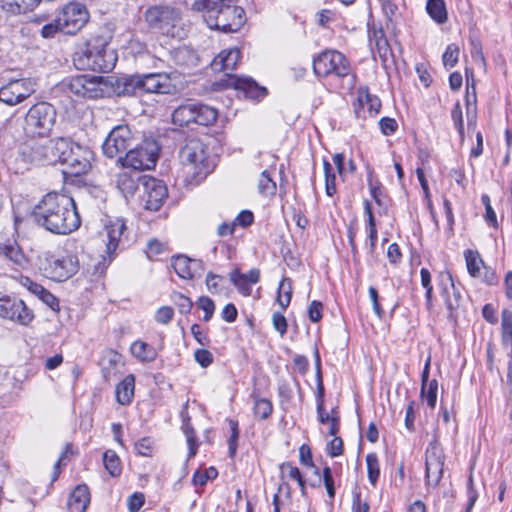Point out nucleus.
Listing matches in <instances>:
<instances>
[{"instance_id": "nucleus-1", "label": "nucleus", "mask_w": 512, "mask_h": 512, "mask_svg": "<svg viewBox=\"0 0 512 512\" xmlns=\"http://www.w3.org/2000/svg\"><path fill=\"white\" fill-rule=\"evenodd\" d=\"M35 223L56 235H68L81 225L74 199L66 194L50 192L34 206Z\"/></svg>"}, {"instance_id": "nucleus-2", "label": "nucleus", "mask_w": 512, "mask_h": 512, "mask_svg": "<svg viewBox=\"0 0 512 512\" xmlns=\"http://www.w3.org/2000/svg\"><path fill=\"white\" fill-rule=\"evenodd\" d=\"M237 0H201L193 4V9L206 11V21L225 33H234L240 30L246 21L245 11L235 5Z\"/></svg>"}, {"instance_id": "nucleus-3", "label": "nucleus", "mask_w": 512, "mask_h": 512, "mask_svg": "<svg viewBox=\"0 0 512 512\" xmlns=\"http://www.w3.org/2000/svg\"><path fill=\"white\" fill-rule=\"evenodd\" d=\"M109 41L103 35H93L84 47L73 56V63L78 70L97 72L111 71L117 62L116 53L108 48Z\"/></svg>"}, {"instance_id": "nucleus-4", "label": "nucleus", "mask_w": 512, "mask_h": 512, "mask_svg": "<svg viewBox=\"0 0 512 512\" xmlns=\"http://www.w3.org/2000/svg\"><path fill=\"white\" fill-rule=\"evenodd\" d=\"M89 13L85 5L79 2H70L62 7L56 17L45 24L40 34L45 39L54 38L59 32L75 35L88 22Z\"/></svg>"}, {"instance_id": "nucleus-5", "label": "nucleus", "mask_w": 512, "mask_h": 512, "mask_svg": "<svg viewBox=\"0 0 512 512\" xmlns=\"http://www.w3.org/2000/svg\"><path fill=\"white\" fill-rule=\"evenodd\" d=\"M182 171L190 183H199L212 172L206 145L199 139H190L180 151Z\"/></svg>"}, {"instance_id": "nucleus-6", "label": "nucleus", "mask_w": 512, "mask_h": 512, "mask_svg": "<svg viewBox=\"0 0 512 512\" xmlns=\"http://www.w3.org/2000/svg\"><path fill=\"white\" fill-rule=\"evenodd\" d=\"M144 19L149 28L162 35L177 39L186 35L182 14L178 8L168 5L151 6L145 11Z\"/></svg>"}, {"instance_id": "nucleus-7", "label": "nucleus", "mask_w": 512, "mask_h": 512, "mask_svg": "<svg viewBox=\"0 0 512 512\" xmlns=\"http://www.w3.org/2000/svg\"><path fill=\"white\" fill-rule=\"evenodd\" d=\"M138 88L148 93L158 94H172L175 90L170 77L162 73L128 76L117 80L119 95H132Z\"/></svg>"}, {"instance_id": "nucleus-8", "label": "nucleus", "mask_w": 512, "mask_h": 512, "mask_svg": "<svg viewBox=\"0 0 512 512\" xmlns=\"http://www.w3.org/2000/svg\"><path fill=\"white\" fill-rule=\"evenodd\" d=\"M57 112L47 102L34 104L24 118V131L28 136L44 138L49 136L56 123Z\"/></svg>"}, {"instance_id": "nucleus-9", "label": "nucleus", "mask_w": 512, "mask_h": 512, "mask_svg": "<svg viewBox=\"0 0 512 512\" xmlns=\"http://www.w3.org/2000/svg\"><path fill=\"white\" fill-rule=\"evenodd\" d=\"M39 269L43 275L51 280L62 282L79 270V260L74 254L61 256L46 253L39 257Z\"/></svg>"}, {"instance_id": "nucleus-10", "label": "nucleus", "mask_w": 512, "mask_h": 512, "mask_svg": "<svg viewBox=\"0 0 512 512\" xmlns=\"http://www.w3.org/2000/svg\"><path fill=\"white\" fill-rule=\"evenodd\" d=\"M159 150V145L154 139H145L140 144L131 147L124 157L118 158L117 162L122 167L139 171L149 170L156 165Z\"/></svg>"}, {"instance_id": "nucleus-11", "label": "nucleus", "mask_w": 512, "mask_h": 512, "mask_svg": "<svg viewBox=\"0 0 512 512\" xmlns=\"http://www.w3.org/2000/svg\"><path fill=\"white\" fill-rule=\"evenodd\" d=\"M313 71L317 77L344 78L351 72L347 58L337 50H325L313 59Z\"/></svg>"}, {"instance_id": "nucleus-12", "label": "nucleus", "mask_w": 512, "mask_h": 512, "mask_svg": "<svg viewBox=\"0 0 512 512\" xmlns=\"http://www.w3.org/2000/svg\"><path fill=\"white\" fill-rule=\"evenodd\" d=\"M65 91L78 98L97 99L104 96L103 78L98 76L77 75L62 82Z\"/></svg>"}, {"instance_id": "nucleus-13", "label": "nucleus", "mask_w": 512, "mask_h": 512, "mask_svg": "<svg viewBox=\"0 0 512 512\" xmlns=\"http://www.w3.org/2000/svg\"><path fill=\"white\" fill-rule=\"evenodd\" d=\"M134 137L128 125L122 124L114 127L107 135L102 150L106 157H123L122 154L131 149Z\"/></svg>"}, {"instance_id": "nucleus-14", "label": "nucleus", "mask_w": 512, "mask_h": 512, "mask_svg": "<svg viewBox=\"0 0 512 512\" xmlns=\"http://www.w3.org/2000/svg\"><path fill=\"white\" fill-rule=\"evenodd\" d=\"M0 317L27 326L33 321L34 313L23 300L14 296L1 295Z\"/></svg>"}, {"instance_id": "nucleus-15", "label": "nucleus", "mask_w": 512, "mask_h": 512, "mask_svg": "<svg viewBox=\"0 0 512 512\" xmlns=\"http://www.w3.org/2000/svg\"><path fill=\"white\" fill-rule=\"evenodd\" d=\"M35 85L29 78L11 80L0 88V102L17 105L35 92Z\"/></svg>"}, {"instance_id": "nucleus-16", "label": "nucleus", "mask_w": 512, "mask_h": 512, "mask_svg": "<svg viewBox=\"0 0 512 512\" xmlns=\"http://www.w3.org/2000/svg\"><path fill=\"white\" fill-rule=\"evenodd\" d=\"M168 197L163 181L153 177H143V207L149 211H158Z\"/></svg>"}, {"instance_id": "nucleus-17", "label": "nucleus", "mask_w": 512, "mask_h": 512, "mask_svg": "<svg viewBox=\"0 0 512 512\" xmlns=\"http://www.w3.org/2000/svg\"><path fill=\"white\" fill-rule=\"evenodd\" d=\"M91 158L92 152L90 150L75 143L63 162L67 166L65 173L73 176L85 174L91 167Z\"/></svg>"}, {"instance_id": "nucleus-18", "label": "nucleus", "mask_w": 512, "mask_h": 512, "mask_svg": "<svg viewBox=\"0 0 512 512\" xmlns=\"http://www.w3.org/2000/svg\"><path fill=\"white\" fill-rule=\"evenodd\" d=\"M441 295L444 297L446 307L449 311L448 317L454 318V312L460 307L462 299L461 291L456 287L449 272H442L438 278Z\"/></svg>"}, {"instance_id": "nucleus-19", "label": "nucleus", "mask_w": 512, "mask_h": 512, "mask_svg": "<svg viewBox=\"0 0 512 512\" xmlns=\"http://www.w3.org/2000/svg\"><path fill=\"white\" fill-rule=\"evenodd\" d=\"M126 230V224L123 219H115L105 225L102 233L103 241L106 243V254L109 257V263L112 261V256L116 251L121 237Z\"/></svg>"}, {"instance_id": "nucleus-20", "label": "nucleus", "mask_w": 512, "mask_h": 512, "mask_svg": "<svg viewBox=\"0 0 512 512\" xmlns=\"http://www.w3.org/2000/svg\"><path fill=\"white\" fill-rule=\"evenodd\" d=\"M19 154L27 163L46 165V140L31 139L24 142Z\"/></svg>"}, {"instance_id": "nucleus-21", "label": "nucleus", "mask_w": 512, "mask_h": 512, "mask_svg": "<svg viewBox=\"0 0 512 512\" xmlns=\"http://www.w3.org/2000/svg\"><path fill=\"white\" fill-rule=\"evenodd\" d=\"M280 478H281V484L279 485V493H284L286 495H289L290 493V487L288 484V481L292 480L295 481L300 488L302 494H305L306 490V482L303 478L300 470L298 467L292 465L290 462H285L280 465Z\"/></svg>"}, {"instance_id": "nucleus-22", "label": "nucleus", "mask_w": 512, "mask_h": 512, "mask_svg": "<svg viewBox=\"0 0 512 512\" xmlns=\"http://www.w3.org/2000/svg\"><path fill=\"white\" fill-rule=\"evenodd\" d=\"M227 86L243 91L245 96L251 99H261L267 93L266 88L259 86L251 78L233 76L227 79Z\"/></svg>"}, {"instance_id": "nucleus-23", "label": "nucleus", "mask_w": 512, "mask_h": 512, "mask_svg": "<svg viewBox=\"0 0 512 512\" xmlns=\"http://www.w3.org/2000/svg\"><path fill=\"white\" fill-rule=\"evenodd\" d=\"M171 266L180 278L192 279L197 271L202 269V261L191 259L185 255H177L172 257Z\"/></svg>"}, {"instance_id": "nucleus-24", "label": "nucleus", "mask_w": 512, "mask_h": 512, "mask_svg": "<svg viewBox=\"0 0 512 512\" xmlns=\"http://www.w3.org/2000/svg\"><path fill=\"white\" fill-rule=\"evenodd\" d=\"M240 59V51L238 48L224 50L216 56L212 62L214 70L223 71L229 78V72L233 71Z\"/></svg>"}, {"instance_id": "nucleus-25", "label": "nucleus", "mask_w": 512, "mask_h": 512, "mask_svg": "<svg viewBox=\"0 0 512 512\" xmlns=\"http://www.w3.org/2000/svg\"><path fill=\"white\" fill-rule=\"evenodd\" d=\"M358 106L355 107L357 117H362L361 111L364 109H367L370 116H375L381 109V101L377 96L370 94L367 87H364L358 91Z\"/></svg>"}, {"instance_id": "nucleus-26", "label": "nucleus", "mask_w": 512, "mask_h": 512, "mask_svg": "<svg viewBox=\"0 0 512 512\" xmlns=\"http://www.w3.org/2000/svg\"><path fill=\"white\" fill-rule=\"evenodd\" d=\"M0 256H4L19 267H24L27 264V258L15 240L0 239Z\"/></svg>"}, {"instance_id": "nucleus-27", "label": "nucleus", "mask_w": 512, "mask_h": 512, "mask_svg": "<svg viewBox=\"0 0 512 512\" xmlns=\"http://www.w3.org/2000/svg\"><path fill=\"white\" fill-rule=\"evenodd\" d=\"M90 503V492L86 485H78L70 494L68 507L72 512H85Z\"/></svg>"}, {"instance_id": "nucleus-28", "label": "nucleus", "mask_w": 512, "mask_h": 512, "mask_svg": "<svg viewBox=\"0 0 512 512\" xmlns=\"http://www.w3.org/2000/svg\"><path fill=\"white\" fill-rule=\"evenodd\" d=\"M135 377L133 374L127 375L116 386V400L121 405H128L131 403L134 396Z\"/></svg>"}, {"instance_id": "nucleus-29", "label": "nucleus", "mask_w": 512, "mask_h": 512, "mask_svg": "<svg viewBox=\"0 0 512 512\" xmlns=\"http://www.w3.org/2000/svg\"><path fill=\"white\" fill-rule=\"evenodd\" d=\"M132 355L141 362H153L157 358L156 349L141 340H136L130 347Z\"/></svg>"}, {"instance_id": "nucleus-30", "label": "nucleus", "mask_w": 512, "mask_h": 512, "mask_svg": "<svg viewBox=\"0 0 512 512\" xmlns=\"http://www.w3.org/2000/svg\"><path fill=\"white\" fill-rule=\"evenodd\" d=\"M196 103H187L176 108L172 113V121L175 125L187 126L194 123Z\"/></svg>"}, {"instance_id": "nucleus-31", "label": "nucleus", "mask_w": 512, "mask_h": 512, "mask_svg": "<svg viewBox=\"0 0 512 512\" xmlns=\"http://www.w3.org/2000/svg\"><path fill=\"white\" fill-rule=\"evenodd\" d=\"M173 58L177 65L183 67H194L198 64L196 52L187 46H181L174 50Z\"/></svg>"}, {"instance_id": "nucleus-32", "label": "nucleus", "mask_w": 512, "mask_h": 512, "mask_svg": "<svg viewBox=\"0 0 512 512\" xmlns=\"http://www.w3.org/2000/svg\"><path fill=\"white\" fill-rule=\"evenodd\" d=\"M41 0H1V6L12 14H22L34 9Z\"/></svg>"}, {"instance_id": "nucleus-33", "label": "nucleus", "mask_w": 512, "mask_h": 512, "mask_svg": "<svg viewBox=\"0 0 512 512\" xmlns=\"http://www.w3.org/2000/svg\"><path fill=\"white\" fill-rule=\"evenodd\" d=\"M369 40L371 44H375L379 56L385 60L391 49L383 29L373 28V30H369Z\"/></svg>"}, {"instance_id": "nucleus-34", "label": "nucleus", "mask_w": 512, "mask_h": 512, "mask_svg": "<svg viewBox=\"0 0 512 512\" xmlns=\"http://www.w3.org/2000/svg\"><path fill=\"white\" fill-rule=\"evenodd\" d=\"M217 116L218 112L216 109L204 104L196 103L194 123L208 126L217 120Z\"/></svg>"}, {"instance_id": "nucleus-35", "label": "nucleus", "mask_w": 512, "mask_h": 512, "mask_svg": "<svg viewBox=\"0 0 512 512\" xmlns=\"http://www.w3.org/2000/svg\"><path fill=\"white\" fill-rule=\"evenodd\" d=\"M426 11L437 24H444L448 19L444 0H427Z\"/></svg>"}, {"instance_id": "nucleus-36", "label": "nucleus", "mask_w": 512, "mask_h": 512, "mask_svg": "<svg viewBox=\"0 0 512 512\" xmlns=\"http://www.w3.org/2000/svg\"><path fill=\"white\" fill-rule=\"evenodd\" d=\"M501 341L506 349L512 348V311L509 309L501 312Z\"/></svg>"}, {"instance_id": "nucleus-37", "label": "nucleus", "mask_w": 512, "mask_h": 512, "mask_svg": "<svg viewBox=\"0 0 512 512\" xmlns=\"http://www.w3.org/2000/svg\"><path fill=\"white\" fill-rule=\"evenodd\" d=\"M116 185L125 197L132 196L138 188L137 180L127 172L118 174Z\"/></svg>"}, {"instance_id": "nucleus-38", "label": "nucleus", "mask_w": 512, "mask_h": 512, "mask_svg": "<svg viewBox=\"0 0 512 512\" xmlns=\"http://www.w3.org/2000/svg\"><path fill=\"white\" fill-rule=\"evenodd\" d=\"M465 260L467 265V270L472 277H480L481 276V267H484V262L481 259L479 253L473 250H467L465 252Z\"/></svg>"}, {"instance_id": "nucleus-39", "label": "nucleus", "mask_w": 512, "mask_h": 512, "mask_svg": "<svg viewBox=\"0 0 512 512\" xmlns=\"http://www.w3.org/2000/svg\"><path fill=\"white\" fill-rule=\"evenodd\" d=\"M103 463L105 469L109 472V474L113 477L119 476L122 472L121 462L113 450H107L103 454Z\"/></svg>"}, {"instance_id": "nucleus-40", "label": "nucleus", "mask_w": 512, "mask_h": 512, "mask_svg": "<svg viewBox=\"0 0 512 512\" xmlns=\"http://www.w3.org/2000/svg\"><path fill=\"white\" fill-rule=\"evenodd\" d=\"M75 143L69 139L64 137L54 138V149L56 151V163H61L65 161L67 155L70 152V149L74 147Z\"/></svg>"}, {"instance_id": "nucleus-41", "label": "nucleus", "mask_w": 512, "mask_h": 512, "mask_svg": "<svg viewBox=\"0 0 512 512\" xmlns=\"http://www.w3.org/2000/svg\"><path fill=\"white\" fill-rule=\"evenodd\" d=\"M445 455L442 447L436 439L431 441L426 449L425 464H444Z\"/></svg>"}, {"instance_id": "nucleus-42", "label": "nucleus", "mask_w": 512, "mask_h": 512, "mask_svg": "<svg viewBox=\"0 0 512 512\" xmlns=\"http://www.w3.org/2000/svg\"><path fill=\"white\" fill-rule=\"evenodd\" d=\"M437 391H438V381L436 379H432L429 383H427L426 388L421 386L420 396L423 401H426L429 408L434 409L437 403Z\"/></svg>"}, {"instance_id": "nucleus-43", "label": "nucleus", "mask_w": 512, "mask_h": 512, "mask_svg": "<svg viewBox=\"0 0 512 512\" xmlns=\"http://www.w3.org/2000/svg\"><path fill=\"white\" fill-rule=\"evenodd\" d=\"M323 169L325 175V192L328 196L332 197L336 194V173L331 163L324 159L323 160Z\"/></svg>"}, {"instance_id": "nucleus-44", "label": "nucleus", "mask_w": 512, "mask_h": 512, "mask_svg": "<svg viewBox=\"0 0 512 512\" xmlns=\"http://www.w3.org/2000/svg\"><path fill=\"white\" fill-rule=\"evenodd\" d=\"M255 417L265 420L270 417L273 412V405L270 400L266 398L254 397L253 407Z\"/></svg>"}, {"instance_id": "nucleus-45", "label": "nucleus", "mask_w": 512, "mask_h": 512, "mask_svg": "<svg viewBox=\"0 0 512 512\" xmlns=\"http://www.w3.org/2000/svg\"><path fill=\"white\" fill-rule=\"evenodd\" d=\"M292 287L291 281L288 278L282 279L278 287L277 302L283 310H285L291 301Z\"/></svg>"}, {"instance_id": "nucleus-46", "label": "nucleus", "mask_w": 512, "mask_h": 512, "mask_svg": "<svg viewBox=\"0 0 512 512\" xmlns=\"http://www.w3.org/2000/svg\"><path fill=\"white\" fill-rule=\"evenodd\" d=\"M425 466L427 485L436 487L442 478L444 464H425Z\"/></svg>"}, {"instance_id": "nucleus-47", "label": "nucleus", "mask_w": 512, "mask_h": 512, "mask_svg": "<svg viewBox=\"0 0 512 512\" xmlns=\"http://www.w3.org/2000/svg\"><path fill=\"white\" fill-rule=\"evenodd\" d=\"M368 479L372 485H375L380 476V467L378 456L375 453L366 455Z\"/></svg>"}, {"instance_id": "nucleus-48", "label": "nucleus", "mask_w": 512, "mask_h": 512, "mask_svg": "<svg viewBox=\"0 0 512 512\" xmlns=\"http://www.w3.org/2000/svg\"><path fill=\"white\" fill-rule=\"evenodd\" d=\"M230 281L237 287L242 295L249 296L251 294V285L239 269H235L230 273Z\"/></svg>"}, {"instance_id": "nucleus-49", "label": "nucleus", "mask_w": 512, "mask_h": 512, "mask_svg": "<svg viewBox=\"0 0 512 512\" xmlns=\"http://www.w3.org/2000/svg\"><path fill=\"white\" fill-rule=\"evenodd\" d=\"M459 53V47L455 43L449 44L446 47V50L442 55L443 65L446 69H451L457 64Z\"/></svg>"}, {"instance_id": "nucleus-50", "label": "nucleus", "mask_w": 512, "mask_h": 512, "mask_svg": "<svg viewBox=\"0 0 512 512\" xmlns=\"http://www.w3.org/2000/svg\"><path fill=\"white\" fill-rule=\"evenodd\" d=\"M167 252L168 246L166 243L160 242L157 239H152L147 243L146 254L151 260H157L158 256Z\"/></svg>"}, {"instance_id": "nucleus-51", "label": "nucleus", "mask_w": 512, "mask_h": 512, "mask_svg": "<svg viewBox=\"0 0 512 512\" xmlns=\"http://www.w3.org/2000/svg\"><path fill=\"white\" fill-rule=\"evenodd\" d=\"M258 189L262 195H274L276 192V183L271 179L267 171H263L258 181Z\"/></svg>"}, {"instance_id": "nucleus-52", "label": "nucleus", "mask_w": 512, "mask_h": 512, "mask_svg": "<svg viewBox=\"0 0 512 512\" xmlns=\"http://www.w3.org/2000/svg\"><path fill=\"white\" fill-rule=\"evenodd\" d=\"M420 277H421V284L423 288L425 289V298H426V305L428 310L432 307V292H433V286L431 283V274L427 268H422L420 270Z\"/></svg>"}, {"instance_id": "nucleus-53", "label": "nucleus", "mask_w": 512, "mask_h": 512, "mask_svg": "<svg viewBox=\"0 0 512 512\" xmlns=\"http://www.w3.org/2000/svg\"><path fill=\"white\" fill-rule=\"evenodd\" d=\"M334 414H339L337 408H333L331 413H326L324 409V401H323V388H320L318 401H317V415L319 422L322 424H328L331 421V418L334 417Z\"/></svg>"}, {"instance_id": "nucleus-54", "label": "nucleus", "mask_w": 512, "mask_h": 512, "mask_svg": "<svg viewBox=\"0 0 512 512\" xmlns=\"http://www.w3.org/2000/svg\"><path fill=\"white\" fill-rule=\"evenodd\" d=\"M229 426L231 429V435L228 440V446H229V456L233 458L237 451L238 446V439H239V428H238V421L229 419Z\"/></svg>"}, {"instance_id": "nucleus-55", "label": "nucleus", "mask_w": 512, "mask_h": 512, "mask_svg": "<svg viewBox=\"0 0 512 512\" xmlns=\"http://www.w3.org/2000/svg\"><path fill=\"white\" fill-rule=\"evenodd\" d=\"M182 429L187 438V443L189 446V457H193L196 454V448H197L195 430L193 429L190 422H185V421H184V423H182Z\"/></svg>"}, {"instance_id": "nucleus-56", "label": "nucleus", "mask_w": 512, "mask_h": 512, "mask_svg": "<svg viewBox=\"0 0 512 512\" xmlns=\"http://www.w3.org/2000/svg\"><path fill=\"white\" fill-rule=\"evenodd\" d=\"M218 475L217 470L214 467H210L205 471H196L193 475V483L198 486H204L209 479H214Z\"/></svg>"}, {"instance_id": "nucleus-57", "label": "nucleus", "mask_w": 512, "mask_h": 512, "mask_svg": "<svg viewBox=\"0 0 512 512\" xmlns=\"http://www.w3.org/2000/svg\"><path fill=\"white\" fill-rule=\"evenodd\" d=\"M451 118L454 123L455 128L457 129L461 140L464 139V123H463V115L460 103L457 102L451 111Z\"/></svg>"}, {"instance_id": "nucleus-58", "label": "nucleus", "mask_w": 512, "mask_h": 512, "mask_svg": "<svg viewBox=\"0 0 512 512\" xmlns=\"http://www.w3.org/2000/svg\"><path fill=\"white\" fill-rule=\"evenodd\" d=\"M222 281H224L222 276L209 272L205 281L208 291L212 294L220 293L223 290Z\"/></svg>"}, {"instance_id": "nucleus-59", "label": "nucleus", "mask_w": 512, "mask_h": 512, "mask_svg": "<svg viewBox=\"0 0 512 512\" xmlns=\"http://www.w3.org/2000/svg\"><path fill=\"white\" fill-rule=\"evenodd\" d=\"M197 306L205 312L203 320L206 322L209 321L215 311L213 300L207 296H201L197 301Z\"/></svg>"}, {"instance_id": "nucleus-60", "label": "nucleus", "mask_w": 512, "mask_h": 512, "mask_svg": "<svg viewBox=\"0 0 512 512\" xmlns=\"http://www.w3.org/2000/svg\"><path fill=\"white\" fill-rule=\"evenodd\" d=\"M195 361L203 368L210 366L213 363V354L206 349H197L194 352Z\"/></svg>"}, {"instance_id": "nucleus-61", "label": "nucleus", "mask_w": 512, "mask_h": 512, "mask_svg": "<svg viewBox=\"0 0 512 512\" xmlns=\"http://www.w3.org/2000/svg\"><path fill=\"white\" fill-rule=\"evenodd\" d=\"M145 503V496L141 492H135L127 499V506L130 512H138Z\"/></svg>"}, {"instance_id": "nucleus-62", "label": "nucleus", "mask_w": 512, "mask_h": 512, "mask_svg": "<svg viewBox=\"0 0 512 512\" xmlns=\"http://www.w3.org/2000/svg\"><path fill=\"white\" fill-rule=\"evenodd\" d=\"M174 303L177 306L179 312L181 314H188L190 313L193 303L187 296L183 294H176L174 296Z\"/></svg>"}, {"instance_id": "nucleus-63", "label": "nucleus", "mask_w": 512, "mask_h": 512, "mask_svg": "<svg viewBox=\"0 0 512 512\" xmlns=\"http://www.w3.org/2000/svg\"><path fill=\"white\" fill-rule=\"evenodd\" d=\"M381 132L384 135H392L396 132L398 124L394 118L383 117L379 121Z\"/></svg>"}, {"instance_id": "nucleus-64", "label": "nucleus", "mask_w": 512, "mask_h": 512, "mask_svg": "<svg viewBox=\"0 0 512 512\" xmlns=\"http://www.w3.org/2000/svg\"><path fill=\"white\" fill-rule=\"evenodd\" d=\"M20 284L25 287L31 294L35 296H39L41 293H43L44 287L33 280H31L27 276H21L20 277Z\"/></svg>"}]
</instances>
